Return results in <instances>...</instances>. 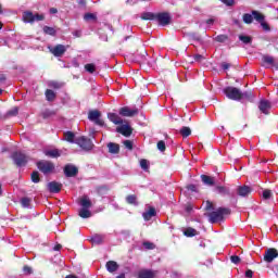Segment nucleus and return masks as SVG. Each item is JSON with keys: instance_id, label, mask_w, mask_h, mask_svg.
I'll list each match as a JSON object with an SVG mask.
<instances>
[{"instance_id": "56", "label": "nucleus", "mask_w": 278, "mask_h": 278, "mask_svg": "<svg viewBox=\"0 0 278 278\" xmlns=\"http://www.w3.org/2000/svg\"><path fill=\"white\" fill-rule=\"evenodd\" d=\"M193 60L195 62H202L203 60H205V56H203L202 54H194Z\"/></svg>"}, {"instance_id": "53", "label": "nucleus", "mask_w": 278, "mask_h": 278, "mask_svg": "<svg viewBox=\"0 0 278 278\" xmlns=\"http://www.w3.org/2000/svg\"><path fill=\"white\" fill-rule=\"evenodd\" d=\"M230 262H232V264H240L241 262L240 256L238 255L230 256Z\"/></svg>"}, {"instance_id": "48", "label": "nucleus", "mask_w": 278, "mask_h": 278, "mask_svg": "<svg viewBox=\"0 0 278 278\" xmlns=\"http://www.w3.org/2000/svg\"><path fill=\"white\" fill-rule=\"evenodd\" d=\"M124 147H126V149H128V151H134V141L125 140L124 141Z\"/></svg>"}, {"instance_id": "45", "label": "nucleus", "mask_w": 278, "mask_h": 278, "mask_svg": "<svg viewBox=\"0 0 278 278\" xmlns=\"http://www.w3.org/2000/svg\"><path fill=\"white\" fill-rule=\"evenodd\" d=\"M159 151H161L162 153H164V151H166V142H164V140H160L156 144Z\"/></svg>"}, {"instance_id": "62", "label": "nucleus", "mask_w": 278, "mask_h": 278, "mask_svg": "<svg viewBox=\"0 0 278 278\" xmlns=\"http://www.w3.org/2000/svg\"><path fill=\"white\" fill-rule=\"evenodd\" d=\"M93 241H94V242H101V236L96 235V236L93 237Z\"/></svg>"}, {"instance_id": "9", "label": "nucleus", "mask_w": 278, "mask_h": 278, "mask_svg": "<svg viewBox=\"0 0 278 278\" xmlns=\"http://www.w3.org/2000/svg\"><path fill=\"white\" fill-rule=\"evenodd\" d=\"M273 108V103L266 99H263L258 102V110L262 114H270V110Z\"/></svg>"}, {"instance_id": "64", "label": "nucleus", "mask_w": 278, "mask_h": 278, "mask_svg": "<svg viewBox=\"0 0 278 278\" xmlns=\"http://www.w3.org/2000/svg\"><path fill=\"white\" fill-rule=\"evenodd\" d=\"M50 14H58V10L55 8L50 9Z\"/></svg>"}, {"instance_id": "37", "label": "nucleus", "mask_w": 278, "mask_h": 278, "mask_svg": "<svg viewBox=\"0 0 278 278\" xmlns=\"http://www.w3.org/2000/svg\"><path fill=\"white\" fill-rule=\"evenodd\" d=\"M30 179L33 184H40V173L38 170H35L30 174Z\"/></svg>"}, {"instance_id": "39", "label": "nucleus", "mask_w": 278, "mask_h": 278, "mask_svg": "<svg viewBox=\"0 0 278 278\" xmlns=\"http://www.w3.org/2000/svg\"><path fill=\"white\" fill-rule=\"evenodd\" d=\"M21 204L24 207H29L31 205V198L24 197L21 199Z\"/></svg>"}, {"instance_id": "34", "label": "nucleus", "mask_w": 278, "mask_h": 278, "mask_svg": "<svg viewBox=\"0 0 278 278\" xmlns=\"http://www.w3.org/2000/svg\"><path fill=\"white\" fill-rule=\"evenodd\" d=\"M46 99L47 101H55V91L51 89L46 90Z\"/></svg>"}, {"instance_id": "18", "label": "nucleus", "mask_w": 278, "mask_h": 278, "mask_svg": "<svg viewBox=\"0 0 278 278\" xmlns=\"http://www.w3.org/2000/svg\"><path fill=\"white\" fill-rule=\"evenodd\" d=\"M109 153L112 155H118L121 153V146L118 143L109 142L108 143Z\"/></svg>"}, {"instance_id": "7", "label": "nucleus", "mask_w": 278, "mask_h": 278, "mask_svg": "<svg viewBox=\"0 0 278 278\" xmlns=\"http://www.w3.org/2000/svg\"><path fill=\"white\" fill-rule=\"evenodd\" d=\"M155 21L159 23V25H162V27H166V25H170V13L168 12H161L156 13Z\"/></svg>"}, {"instance_id": "31", "label": "nucleus", "mask_w": 278, "mask_h": 278, "mask_svg": "<svg viewBox=\"0 0 278 278\" xmlns=\"http://www.w3.org/2000/svg\"><path fill=\"white\" fill-rule=\"evenodd\" d=\"M64 140H66V142H75V132L73 131H66L64 132Z\"/></svg>"}, {"instance_id": "6", "label": "nucleus", "mask_w": 278, "mask_h": 278, "mask_svg": "<svg viewBox=\"0 0 278 278\" xmlns=\"http://www.w3.org/2000/svg\"><path fill=\"white\" fill-rule=\"evenodd\" d=\"M88 119L91 121V123H94V125H98L99 127L105 126V122L101 119V113L99 110L89 111Z\"/></svg>"}, {"instance_id": "23", "label": "nucleus", "mask_w": 278, "mask_h": 278, "mask_svg": "<svg viewBox=\"0 0 278 278\" xmlns=\"http://www.w3.org/2000/svg\"><path fill=\"white\" fill-rule=\"evenodd\" d=\"M23 21L24 23H30V24L35 23L34 12L25 11L23 13Z\"/></svg>"}, {"instance_id": "8", "label": "nucleus", "mask_w": 278, "mask_h": 278, "mask_svg": "<svg viewBox=\"0 0 278 278\" xmlns=\"http://www.w3.org/2000/svg\"><path fill=\"white\" fill-rule=\"evenodd\" d=\"M65 177H77L79 175V168L73 164H66L63 168Z\"/></svg>"}, {"instance_id": "43", "label": "nucleus", "mask_w": 278, "mask_h": 278, "mask_svg": "<svg viewBox=\"0 0 278 278\" xmlns=\"http://www.w3.org/2000/svg\"><path fill=\"white\" fill-rule=\"evenodd\" d=\"M85 71H87V73H94V71H97V67L94 66V64L88 63L85 65Z\"/></svg>"}, {"instance_id": "1", "label": "nucleus", "mask_w": 278, "mask_h": 278, "mask_svg": "<svg viewBox=\"0 0 278 278\" xmlns=\"http://www.w3.org/2000/svg\"><path fill=\"white\" fill-rule=\"evenodd\" d=\"M206 218L211 222L212 225L216 223H223L225 220V216H229L231 214V208L229 207H218L214 211V203L210 200L206 201V205L204 207Z\"/></svg>"}, {"instance_id": "21", "label": "nucleus", "mask_w": 278, "mask_h": 278, "mask_svg": "<svg viewBox=\"0 0 278 278\" xmlns=\"http://www.w3.org/2000/svg\"><path fill=\"white\" fill-rule=\"evenodd\" d=\"M43 153L47 157L52 159H58L62 155V151H60L59 149L46 150Z\"/></svg>"}, {"instance_id": "49", "label": "nucleus", "mask_w": 278, "mask_h": 278, "mask_svg": "<svg viewBox=\"0 0 278 278\" xmlns=\"http://www.w3.org/2000/svg\"><path fill=\"white\" fill-rule=\"evenodd\" d=\"M270 197H273V191H270V189H265L263 191V199L267 201L268 199H270Z\"/></svg>"}, {"instance_id": "17", "label": "nucleus", "mask_w": 278, "mask_h": 278, "mask_svg": "<svg viewBox=\"0 0 278 278\" xmlns=\"http://www.w3.org/2000/svg\"><path fill=\"white\" fill-rule=\"evenodd\" d=\"M79 204L81 205L83 210H90V207H92V201L88 195H83Z\"/></svg>"}, {"instance_id": "35", "label": "nucleus", "mask_w": 278, "mask_h": 278, "mask_svg": "<svg viewBox=\"0 0 278 278\" xmlns=\"http://www.w3.org/2000/svg\"><path fill=\"white\" fill-rule=\"evenodd\" d=\"M43 34H46L47 36H55L58 31L51 26H43Z\"/></svg>"}, {"instance_id": "19", "label": "nucleus", "mask_w": 278, "mask_h": 278, "mask_svg": "<svg viewBox=\"0 0 278 278\" xmlns=\"http://www.w3.org/2000/svg\"><path fill=\"white\" fill-rule=\"evenodd\" d=\"M108 118L114 125H123V118L116 113H108Z\"/></svg>"}, {"instance_id": "59", "label": "nucleus", "mask_w": 278, "mask_h": 278, "mask_svg": "<svg viewBox=\"0 0 278 278\" xmlns=\"http://www.w3.org/2000/svg\"><path fill=\"white\" fill-rule=\"evenodd\" d=\"M222 68H223V71H228V68H231V64L224 62V63H222Z\"/></svg>"}, {"instance_id": "52", "label": "nucleus", "mask_w": 278, "mask_h": 278, "mask_svg": "<svg viewBox=\"0 0 278 278\" xmlns=\"http://www.w3.org/2000/svg\"><path fill=\"white\" fill-rule=\"evenodd\" d=\"M143 247H144L146 249H148L149 251L155 249V244H153V243H151V242H149V241L143 242Z\"/></svg>"}, {"instance_id": "42", "label": "nucleus", "mask_w": 278, "mask_h": 278, "mask_svg": "<svg viewBox=\"0 0 278 278\" xmlns=\"http://www.w3.org/2000/svg\"><path fill=\"white\" fill-rule=\"evenodd\" d=\"M216 42H227L229 40V36L227 35H218L215 37Z\"/></svg>"}, {"instance_id": "11", "label": "nucleus", "mask_w": 278, "mask_h": 278, "mask_svg": "<svg viewBox=\"0 0 278 278\" xmlns=\"http://www.w3.org/2000/svg\"><path fill=\"white\" fill-rule=\"evenodd\" d=\"M47 189L52 194H58V193L62 192V184H60L58 181H50L47 184Z\"/></svg>"}, {"instance_id": "58", "label": "nucleus", "mask_w": 278, "mask_h": 278, "mask_svg": "<svg viewBox=\"0 0 278 278\" xmlns=\"http://www.w3.org/2000/svg\"><path fill=\"white\" fill-rule=\"evenodd\" d=\"M187 190H190V192H199L195 185H189L187 186Z\"/></svg>"}, {"instance_id": "5", "label": "nucleus", "mask_w": 278, "mask_h": 278, "mask_svg": "<svg viewBox=\"0 0 278 278\" xmlns=\"http://www.w3.org/2000/svg\"><path fill=\"white\" fill-rule=\"evenodd\" d=\"M75 144L80 147L83 151H92L94 149V143L92 142V139L81 136L75 139Z\"/></svg>"}, {"instance_id": "10", "label": "nucleus", "mask_w": 278, "mask_h": 278, "mask_svg": "<svg viewBox=\"0 0 278 278\" xmlns=\"http://www.w3.org/2000/svg\"><path fill=\"white\" fill-rule=\"evenodd\" d=\"M278 257V251L275 248H269L265 251L264 254V262H267V264H270L275 258Z\"/></svg>"}, {"instance_id": "30", "label": "nucleus", "mask_w": 278, "mask_h": 278, "mask_svg": "<svg viewBox=\"0 0 278 278\" xmlns=\"http://www.w3.org/2000/svg\"><path fill=\"white\" fill-rule=\"evenodd\" d=\"M252 17L254 21H257V23H262L264 21L265 16L260 11H252Z\"/></svg>"}, {"instance_id": "54", "label": "nucleus", "mask_w": 278, "mask_h": 278, "mask_svg": "<svg viewBox=\"0 0 278 278\" xmlns=\"http://www.w3.org/2000/svg\"><path fill=\"white\" fill-rule=\"evenodd\" d=\"M50 88H54L55 90H60L62 88V85L58 81L50 83Z\"/></svg>"}, {"instance_id": "36", "label": "nucleus", "mask_w": 278, "mask_h": 278, "mask_svg": "<svg viewBox=\"0 0 278 278\" xmlns=\"http://www.w3.org/2000/svg\"><path fill=\"white\" fill-rule=\"evenodd\" d=\"M180 135L182 138H188V136L192 135V129H190L188 126H184L182 129H180Z\"/></svg>"}, {"instance_id": "47", "label": "nucleus", "mask_w": 278, "mask_h": 278, "mask_svg": "<svg viewBox=\"0 0 278 278\" xmlns=\"http://www.w3.org/2000/svg\"><path fill=\"white\" fill-rule=\"evenodd\" d=\"M140 167L142 168V170H148L149 169V161H147L146 159H141Z\"/></svg>"}, {"instance_id": "12", "label": "nucleus", "mask_w": 278, "mask_h": 278, "mask_svg": "<svg viewBox=\"0 0 278 278\" xmlns=\"http://www.w3.org/2000/svg\"><path fill=\"white\" fill-rule=\"evenodd\" d=\"M50 52L54 55V58H62L66 53V46L56 45L54 48L50 49Z\"/></svg>"}, {"instance_id": "63", "label": "nucleus", "mask_w": 278, "mask_h": 278, "mask_svg": "<svg viewBox=\"0 0 278 278\" xmlns=\"http://www.w3.org/2000/svg\"><path fill=\"white\" fill-rule=\"evenodd\" d=\"M148 53H147V50H141V56H142V60H144L147 58Z\"/></svg>"}, {"instance_id": "55", "label": "nucleus", "mask_w": 278, "mask_h": 278, "mask_svg": "<svg viewBox=\"0 0 278 278\" xmlns=\"http://www.w3.org/2000/svg\"><path fill=\"white\" fill-rule=\"evenodd\" d=\"M260 24L265 31H270V26L268 25V23L262 21V22H260Z\"/></svg>"}, {"instance_id": "50", "label": "nucleus", "mask_w": 278, "mask_h": 278, "mask_svg": "<svg viewBox=\"0 0 278 278\" xmlns=\"http://www.w3.org/2000/svg\"><path fill=\"white\" fill-rule=\"evenodd\" d=\"M23 273H24V275H31L34 273V269H31V267L29 265H25L23 267Z\"/></svg>"}, {"instance_id": "25", "label": "nucleus", "mask_w": 278, "mask_h": 278, "mask_svg": "<svg viewBox=\"0 0 278 278\" xmlns=\"http://www.w3.org/2000/svg\"><path fill=\"white\" fill-rule=\"evenodd\" d=\"M184 236H186V238H194V236H199V231H197V229H194L192 227H188L184 231Z\"/></svg>"}, {"instance_id": "38", "label": "nucleus", "mask_w": 278, "mask_h": 278, "mask_svg": "<svg viewBox=\"0 0 278 278\" xmlns=\"http://www.w3.org/2000/svg\"><path fill=\"white\" fill-rule=\"evenodd\" d=\"M242 18H243V23H245V25H251V23H253V15H251L249 13H244Z\"/></svg>"}, {"instance_id": "3", "label": "nucleus", "mask_w": 278, "mask_h": 278, "mask_svg": "<svg viewBox=\"0 0 278 278\" xmlns=\"http://www.w3.org/2000/svg\"><path fill=\"white\" fill-rule=\"evenodd\" d=\"M224 94H226L227 99H230L231 101H241V99L244 98V93L236 87H226L224 89Z\"/></svg>"}, {"instance_id": "24", "label": "nucleus", "mask_w": 278, "mask_h": 278, "mask_svg": "<svg viewBox=\"0 0 278 278\" xmlns=\"http://www.w3.org/2000/svg\"><path fill=\"white\" fill-rule=\"evenodd\" d=\"M106 270L109 273H116L118 270V263L116 261L106 262Z\"/></svg>"}, {"instance_id": "46", "label": "nucleus", "mask_w": 278, "mask_h": 278, "mask_svg": "<svg viewBox=\"0 0 278 278\" xmlns=\"http://www.w3.org/2000/svg\"><path fill=\"white\" fill-rule=\"evenodd\" d=\"M7 116H18V106H15L8 111Z\"/></svg>"}, {"instance_id": "29", "label": "nucleus", "mask_w": 278, "mask_h": 278, "mask_svg": "<svg viewBox=\"0 0 278 278\" xmlns=\"http://www.w3.org/2000/svg\"><path fill=\"white\" fill-rule=\"evenodd\" d=\"M201 179L205 186H214V177L207 176V175H202Z\"/></svg>"}, {"instance_id": "57", "label": "nucleus", "mask_w": 278, "mask_h": 278, "mask_svg": "<svg viewBox=\"0 0 278 278\" xmlns=\"http://www.w3.org/2000/svg\"><path fill=\"white\" fill-rule=\"evenodd\" d=\"M35 22L36 21H45V14L36 13L34 14Z\"/></svg>"}, {"instance_id": "40", "label": "nucleus", "mask_w": 278, "mask_h": 278, "mask_svg": "<svg viewBox=\"0 0 278 278\" xmlns=\"http://www.w3.org/2000/svg\"><path fill=\"white\" fill-rule=\"evenodd\" d=\"M263 62H265V64H269L270 66H275V59L270 55H264Z\"/></svg>"}, {"instance_id": "60", "label": "nucleus", "mask_w": 278, "mask_h": 278, "mask_svg": "<svg viewBox=\"0 0 278 278\" xmlns=\"http://www.w3.org/2000/svg\"><path fill=\"white\" fill-rule=\"evenodd\" d=\"M245 277H248V278H253V270L248 269V270L245 271Z\"/></svg>"}, {"instance_id": "61", "label": "nucleus", "mask_w": 278, "mask_h": 278, "mask_svg": "<svg viewBox=\"0 0 278 278\" xmlns=\"http://www.w3.org/2000/svg\"><path fill=\"white\" fill-rule=\"evenodd\" d=\"M73 36H75V38H81V30H75Z\"/></svg>"}, {"instance_id": "20", "label": "nucleus", "mask_w": 278, "mask_h": 278, "mask_svg": "<svg viewBox=\"0 0 278 278\" xmlns=\"http://www.w3.org/2000/svg\"><path fill=\"white\" fill-rule=\"evenodd\" d=\"M214 191L217 194H220L222 197H229V194H231V191L229 190V188L225 186H216Z\"/></svg>"}, {"instance_id": "16", "label": "nucleus", "mask_w": 278, "mask_h": 278, "mask_svg": "<svg viewBox=\"0 0 278 278\" xmlns=\"http://www.w3.org/2000/svg\"><path fill=\"white\" fill-rule=\"evenodd\" d=\"M156 273L151 269H141L138 271V278H155Z\"/></svg>"}, {"instance_id": "15", "label": "nucleus", "mask_w": 278, "mask_h": 278, "mask_svg": "<svg viewBox=\"0 0 278 278\" xmlns=\"http://www.w3.org/2000/svg\"><path fill=\"white\" fill-rule=\"evenodd\" d=\"M119 115L121 116H128V117H131V116H136L138 115V109H129V106H123L119 109Z\"/></svg>"}, {"instance_id": "44", "label": "nucleus", "mask_w": 278, "mask_h": 278, "mask_svg": "<svg viewBox=\"0 0 278 278\" xmlns=\"http://www.w3.org/2000/svg\"><path fill=\"white\" fill-rule=\"evenodd\" d=\"M51 116H55V111L46 110L42 113V118H51Z\"/></svg>"}, {"instance_id": "27", "label": "nucleus", "mask_w": 278, "mask_h": 278, "mask_svg": "<svg viewBox=\"0 0 278 278\" xmlns=\"http://www.w3.org/2000/svg\"><path fill=\"white\" fill-rule=\"evenodd\" d=\"M126 203H128V205H138V197L136 194L127 195Z\"/></svg>"}, {"instance_id": "22", "label": "nucleus", "mask_w": 278, "mask_h": 278, "mask_svg": "<svg viewBox=\"0 0 278 278\" xmlns=\"http://www.w3.org/2000/svg\"><path fill=\"white\" fill-rule=\"evenodd\" d=\"M156 214L157 212H155V207L150 206L149 210L142 214V216L146 220H151V218H153V216H156Z\"/></svg>"}, {"instance_id": "51", "label": "nucleus", "mask_w": 278, "mask_h": 278, "mask_svg": "<svg viewBox=\"0 0 278 278\" xmlns=\"http://www.w3.org/2000/svg\"><path fill=\"white\" fill-rule=\"evenodd\" d=\"M219 1H222V3H224V5H227L228 8L236 5L235 0H219Z\"/></svg>"}, {"instance_id": "41", "label": "nucleus", "mask_w": 278, "mask_h": 278, "mask_svg": "<svg viewBox=\"0 0 278 278\" xmlns=\"http://www.w3.org/2000/svg\"><path fill=\"white\" fill-rule=\"evenodd\" d=\"M84 21H97V14L94 13H85Z\"/></svg>"}, {"instance_id": "2", "label": "nucleus", "mask_w": 278, "mask_h": 278, "mask_svg": "<svg viewBox=\"0 0 278 278\" xmlns=\"http://www.w3.org/2000/svg\"><path fill=\"white\" fill-rule=\"evenodd\" d=\"M11 160H13V164H15L17 168H23V166H27V162H29V157L26 156L25 153L18 151L12 153Z\"/></svg>"}, {"instance_id": "28", "label": "nucleus", "mask_w": 278, "mask_h": 278, "mask_svg": "<svg viewBox=\"0 0 278 278\" xmlns=\"http://www.w3.org/2000/svg\"><path fill=\"white\" fill-rule=\"evenodd\" d=\"M156 13L144 12L141 14L142 21H155Z\"/></svg>"}, {"instance_id": "13", "label": "nucleus", "mask_w": 278, "mask_h": 278, "mask_svg": "<svg viewBox=\"0 0 278 278\" xmlns=\"http://www.w3.org/2000/svg\"><path fill=\"white\" fill-rule=\"evenodd\" d=\"M117 134H122L125 138H129L134 134V129L129 125H122L116 128Z\"/></svg>"}, {"instance_id": "14", "label": "nucleus", "mask_w": 278, "mask_h": 278, "mask_svg": "<svg viewBox=\"0 0 278 278\" xmlns=\"http://www.w3.org/2000/svg\"><path fill=\"white\" fill-rule=\"evenodd\" d=\"M253 192V189L247 185H243V186H239L237 188V194L238 197H243V198H247L249 197V194H251Z\"/></svg>"}, {"instance_id": "33", "label": "nucleus", "mask_w": 278, "mask_h": 278, "mask_svg": "<svg viewBox=\"0 0 278 278\" xmlns=\"http://www.w3.org/2000/svg\"><path fill=\"white\" fill-rule=\"evenodd\" d=\"M239 40L243 42V45H251L253 42V38L247 35H239Z\"/></svg>"}, {"instance_id": "4", "label": "nucleus", "mask_w": 278, "mask_h": 278, "mask_svg": "<svg viewBox=\"0 0 278 278\" xmlns=\"http://www.w3.org/2000/svg\"><path fill=\"white\" fill-rule=\"evenodd\" d=\"M37 168L43 175H51V174L55 173V164L51 161L37 162Z\"/></svg>"}, {"instance_id": "26", "label": "nucleus", "mask_w": 278, "mask_h": 278, "mask_svg": "<svg viewBox=\"0 0 278 278\" xmlns=\"http://www.w3.org/2000/svg\"><path fill=\"white\" fill-rule=\"evenodd\" d=\"M109 191H110V187H108L106 185L96 187L97 194H100V195L108 194Z\"/></svg>"}, {"instance_id": "32", "label": "nucleus", "mask_w": 278, "mask_h": 278, "mask_svg": "<svg viewBox=\"0 0 278 278\" xmlns=\"http://www.w3.org/2000/svg\"><path fill=\"white\" fill-rule=\"evenodd\" d=\"M78 216H80V218H90V216H92V213L88 208H80Z\"/></svg>"}]
</instances>
